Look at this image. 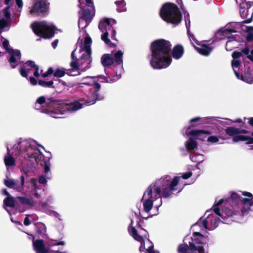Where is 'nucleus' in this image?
Segmentation results:
<instances>
[{
    "label": "nucleus",
    "mask_w": 253,
    "mask_h": 253,
    "mask_svg": "<svg viewBox=\"0 0 253 253\" xmlns=\"http://www.w3.org/2000/svg\"><path fill=\"white\" fill-rule=\"evenodd\" d=\"M192 175L191 172L182 174L181 176H175L171 178L169 175H166L156 180L152 183L144 193L142 202L145 211L149 212L153 207L156 208V212L152 215L157 214L158 208L162 205L161 197L167 198L172 195L174 192H179L183 188V184L180 186L181 178L188 179Z\"/></svg>",
    "instance_id": "f257e3e1"
},
{
    "label": "nucleus",
    "mask_w": 253,
    "mask_h": 253,
    "mask_svg": "<svg viewBox=\"0 0 253 253\" xmlns=\"http://www.w3.org/2000/svg\"><path fill=\"white\" fill-rule=\"evenodd\" d=\"M83 108V104L77 102L55 101L51 98L46 99L44 96L39 97L35 103V108L48 114L54 118H60L63 115Z\"/></svg>",
    "instance_id": "f03ea898"
},
{
    "label": "nucleus",
    "mask_w": 253,
    "mask_h": 253,
    "mask_svg": "<svg viewBox=\"0 0 253 253\" xmlns=\"http://www.w3.org/2000/svg\"><path fill=\"white\" fill-rule=\"evenodd\" d=\"M91 39L87 36L83 39L80 38L77 42L76 48L72 53V61L70 66L72 68L70 73L72 76L79 75L81 72L86 71L90 67L92 61L90 45Z\"/></svg>",
    "instance_id": "7ed1b4c3"
},
{
    "label": "nucleus",
    "mask_w": 253,
    "mask_h": 253,
    "mask_svg": "<svg viewBox=\"0 0 253 253\" xmlns=\"http://www.w3.org/2000/svg\"><path fill=\"white\" fill-rule=\"evenodd\" d=\"M13 150L14 151L13 153L15 155L21 156L24 159H33L37 164L44 166L45 173L50 171L49 159H44L34 140L20 139L14 145Z\"/></svg>",
    "instance_id": "20e7f679"
},
{
    "label": "nucleus",
    "mask_w": 253,
    "mask_h": 253,
    "mask_svg": "<svg viewBox=\"0 0 253 253\" xmlns=\"http://www.w3.org/2000/svg\"><path fill=\"white\" fill-rule=\"evenodd\" d=\"M229 205L227 200L220 199L213 207L212 211H208L205 212V215L207 216L206 219H200L197 224L210 230L214 229L218 226L220 218L224 220L232 215L231 210H227L225 207Z\"/></svg>",
    "instance_id": "39448f33"
},
{
    "label": "nucleus",
    "mask_w": 253,
    "mask_h": 253,
    "mask_svg": "<svg viewBox=\"0 0 253 253\" xmlns=\"http://www.w3.org/2000/svg\"><path fill=\"white\" fill-rule=\"evenodd\" d=\"M171 46L170 42L164 40H157L152 43V57L150 62L154 69L166 68L170 64Z\"/></svg>",
    "instance_id": "423d86ee"
},
{
    "label": "nucleus",
    "mask_w": 253,
    "mask_h": 253,
    "mask_svg": "<svg viewBox=\"0 0 253 253\" xmlns=\"http://www.w3.org/2000/svg\"><path fill=\"white\" fill-rule=\"evenodd\" d=\"M98 82L112 83V81H111V79L109 80L102 76L97 77H86L83 79L82 84L89 85L91 86L89 89V92L87 95V99L86 100L81 99L79 101H77L82 104L83 107L85 105L93 104L97 99H99L98 97L97 91L99 90L100 85L97 83Z\"/></svg>",
    "instance_id": "0eeeda50"
},
{
    "label": "nucleus",
    "mask_w": 253,
    "mask_h": 253,
    "mask_svg": "<svg viewBox=\"0 0 253 253\" xmlns=\"http://www.w3.org/2000/svg\"><path fill=\"white\" fill-rule=\"evenodd\" d=\"M240 193H232L230 200L233 203L232 207L235 212L240 210L242 215L244 216L250 211L253 212V197L249 192Z\"/></svg>",
    "instance_id": "6e6552de"
},
{
    "label": "nucleus",
    "mask_w": 253,
    "mask_h": 253,
    "mask_svg": "<svg viewBox=\"0 0 253 253\" xmlns=\"http://www.w3.org/2000/svg\"><path fill=\"white\" fill-rule=\"evenodd\" d=\"M206 237L199 232H195L192 236L189 246L185 244L180 245L178 248L180 253H206L201 244L206 243Z\"/></svg>",
    "instance_id": "1a4fd4ad"
},
{
    "label": "nucleus",
    "mask_w": 253,
    "mask_h": 253,
    "mask_svg": "<svg viewBox=\"0 0 253 253\" xmlns=\"http://www.w3.org/2000/svg\"><path fill=\"white\" fill-rule=\"evenodd\" d=\"M79 2L81 8L79 11V28L83 29L91 20L94 14V9L92 0H79Z\"/></svg>",
    "instance_id": "9d476101"
},
{
    "label": "nucleus",
    "mask_w": 253,
    "mask_h": 253,
    "mask_svg": "<svg viewBox=\"0 0 253 253\" xmlns=\"http://www.w3.org/2000/svg\"><path fill=\"white\" fill-rule=\"evenodd\" d=\"M160 14L165 21L172 24H178L181 20V15L176 5L166 3L161 9Z\"/></svg>",
    "instance_id": "9b49d317"
},
{
    "label": "nucleus",
    "mask_w": 253,
    "mask_h": 253,
    "mask_svg": "<svg viewBox=\"0 0 253 253\" xmlns=\"http://www.w3.org/2000/svg\"><path fill=\"white\" fill-rule=\"evenodd\" d=\"M129 231L135 240L140 242V251L145 249L149 253H153V244L148 239V233L145 230L141 228L137 231L133 227H131Z\"/></svg>",
    "instance_id": "f8f14e48"
},
{
    "label": "nucleus",
    "mask_w": 253,
    "mask_h": 253,
    "mask_svg": "<svg viewBox=\"0 0 253 253\" xmlns=\"http://www.w3.org/2000/svg\"><path fill=\"white\" fill-rule=\"evenodd\" d=\"M238 25V24H234L232 28L230 27V25H227L224 30H220L217 33L218 35H222L227 39L225 45L227 50H231L238 45L239 36L237 34H233L237 33L238 29L237 26Z\"/></svg>",
    "instance_id": "ddd939ff"
},
{
    "label": "nucleus",
    "mask_w": 253,
    "mask_h": 253,
    "mask_svg": "<svg viewBox=\"0 0 253 253\" xmlns=\"http://www.w3.org/2000/svg\"><path fill=\"white\" fill-rule=\"evenodd\" d=\"M31 26L35 34L41 37L46 39L54 36L55 28L51 23L45 21L35 22Z\"/></svg>",
    "instance_id": "4468645a"
},
{
    "label": "nucleus",
    "mask_w": 253,
    "mask_h": 253,
    "mask_svg": "<svg viewBox=\"0 0 253 253\" xmlns=\"http://www.w3.org/2000/svg\"><path fill=\"white\" fill-rule=\"evenodd\" d=\"M116 23V21L115 19L104 18L102 19L99 24L98 28L103 33L101 39L107 44L109 45L110 43V40L107 38L110 33H111V38H115L116 32L112 29V26Z\"/></svg>",
    "instance_id": "2eb2a0df"
},
{
    "label": "nucleus",
    "mask_w": 253,
    "mask_h": 253,
    "mask_svg": "<svg viewBox=\"0 0 253 253\" xmlns=\"http://www.w3.org/2000/svg\"><path fill=\"white\" fill-rule=\"evenodd\" d=\"M225 132L228 135L232 137L233 141L234 142L241 141H246L248 144L253 143V138L243 135L248 132L246 129L230 126L225 129Z\"/></svg>",
    "instance_id": "dca6fc26"
},
{
    "label": "nucleus",
    "mask_w": 253,
    "mask_h": 253,
    "mask_svg": "<svg viewBox=\"0 0 253 253\" xmlns=\"http://www.w3.org/2000/svg\"><path fill=\"white\" fill-rule=\"evenodd\" d=\"M2 45L3 47L10 55L9 62L12 68H14L17 65L21 58V53L19 50H13L10 47L9 42L5 39H2Z\"/></svg>",
    "instance_id": "f3484780"
},
{
    "label": "nucleus",
    "mask_w": 253,
    "mask_h": 253,
    "mask_svg": "<svg viewBox=\"0 0 253 253\" xmlns=\"http://www.w3.org/2000/svg\"><path fill=\"white\" fill-rule=\"evenodd\" d=\"M19 71L21 75L25 78H27L28 75L32 73L36 78H38L40 76L39 67L32 61H27L24 67L19 69Z\"/></svg>",
    "instance_id": "a211bd4d"
},
{
    "label": "nucleus",
    "mask_w": 253,
    "mask_h": 253,
    "mask_svg": "<svg viewBox=\"0 0 253 253\" xmlns=\"http://www.w3.org/2000/svg\"><path fill=\"white\" fill-rule=\"evenodd\" d=\"M48 4L47 0H38L32 7L30 14L32 16H35L39 13L45 12L48 9Z\"/></svg>",
    "instance_id": "6ab92c4d"
},
{
    "label": "nucleus",
    "mask_w": 253,
    "mask_h": 253,
    "mask_svg": "<svg viewBox=\"0 0 253 253\" xmlns=\"http://www.w3.org/2000/svg\"><path fill=\"white\" fill-rule=\"evenodd\" d=\"M20 183L7 178L4 180V183L7 187L14 189L18 192H21L24 188L25 179L23 175L20 176Z\"/></svg>",
    "instance_id": "aec40b11"
},
{
    "label": "nucleus",
    "mask_w": 253,
    "mask_h": 253,
    "mask_svg": "<svg viewBox=\"0 0 253 253\" xmlns=\"http://www.w3.org/2000/svg\"><path fill=\"white\" fill-rule=\"evenodd\" d=\"M124 54V52L122 50H118L113 54L112 56L114 59V63L117 65H122L123 64V55ZM123 66H122L120 68V70L119 72H116V76L113 78V79H110L111 81H112V82H114L117 80H118L119 78H120L121 76V74L123 72Z\"/></svg>",
    "instance_id": "412c9836"
},
{
    "label": "nucleus",
    "mask_w": 253,
    "mask_h": 253,
    "mask_svg": "<svg viewBox=\"0 0 253 253\" xmlns=\"http://www.w3.org/2000/svg\"><path fill=\"white\" fill-rule=\"evenodd\" d=\"M235 1L240 6L241 16L244 19L247 18L249 15V9L252 5V3L247 2L246 0H235Z\"/></svg>",
    "instance_id": "4be33fe9"
},
{
    "label": "nucleus",
    "mask_w": 253,
    "mask_h": 253,
    "mask_svg": "<svg viewBox=\"0 0 253 253\" xmlns=\"http://www.w3.org/2000/svg\"><path fill=\"white\" fill-rule=\"evenodd\" d=\"M209 134L210 132L208 131L202 130H190L189 128H187L185 131V134L186 135L193 136L195 139L202 141L204 140Z\"/></svg>",
    "instance_id": "5701e85b"
},
{
    "label": "nucleus",
    "mask_w": 253,
    "mask_h": 253,
    "mask_svg": "<svg viewBox=\"0 0 253 253\" xmlns=\"http://www.w3.org/2000/svg\"><path fill=\"white\" fill-rule=\"evenodd\" d=\"M28 188L37 198L40 197L42 192L43 191V189L39 185L38 182L35 178L30 179Z\"/></svg>",
    "instance_id": "b1692460"
},
{
    "label": "nucleus",
    "mask_w": 253,
    "mask_h": 253,
    "mask_svg": "<svg viewBox=\"0 0 253 253\" xmlns=\"http://www.w3.org/2000/svg\"><path fill=\"white\" fill-rule=\"evenodd\" d=\"M3 18H0V30L3 31L8 29L9 24L8 19L10 16V13L8 11V8H6L3 11Z\"/></svg>",
    "instance_id": "393cba45"
},
{
    "label": "nucleus",
    "mask_w": 253,
    "mask_h": 253,
    "mask_svg": "<svg viewBox=\"0 0 253 253\" xmlns=\"http://www.w3.org/2000/svg\"><path fill=\"white\" fill-rule=\"evenodd\" d=\"M33 245L36 253H49L48 249L45 247L44 242L42 240H34Z\"/></svg>",
    "instance_id": "a878e982"
},
{
    "label": "nucleus",
    "mask_w": 253,
    "mask_h": 253,
    "mask_svg": "<svg viewBox=\"0 0 253 253\" xmlns=\"http://www.w3.org/2000/svg\"><path fill=\"white\" fill-rule=\"evenodd\" d=\"M7 154L4 158V162L7 169H8L10 167H14L15 165V161L10 154V150L8 146H7Z\"/></svg>",
    "instance_id": "bb28decb"
},
{
    "label": "nucleus",
    "mask_w": 253,
    "mask_h": 253,
    "mask_svg": "<svg viewBox=\"0 0 253 253\" xmlns=\"http://www.w3.org/2000/svg\"><path fill=\"white\" fill-rule=\"evenodd\" d=\"M195 49L200 54L205 56H208L212 50V47L210 45H207L205 44H202L199 45V46H195Z\"/></svg>",
    "instance_id": "cd10ccee"
},
{
    "label": "nucleus",
    "mask_w": 253,
    "mask_h": 253,
    "mask_svg": "<svg viewBox=\"0 0 253 253\" xmlns=\"http://www.w3.org/2000/svg\"><path fill=\"white\" fill-rule=\"evenodd\" d=\"M248 84L253 83V71L248 68L244 75L240 76V79Z\"/></svg>",
    "instance_id": "c85d7f7f"
},
{
    "label": "nucleus",
    "mask_w": 253,
    "mask_h": 253,
    "mask_svg": "<svg viewBox=\"0 0 253 253\" xmlns=\"http://www.w3.org/2000/svg\"><path fill=\"white\" fill-rule=\"evenodd\" d=\"M195 139L194 137L192 136L185 141V146L187 150L192 151L197 148L198 144Z\"/></svg>",
    "instance_id": "c756f323"
},
{
    "label": "nucleus",
    "mask_w": 253,
    "mask_h": 253,
    "mask_svg": "<svg viewBox=\"0 0 253 253\" xmlns=\"http://www.w3.org/2000/svg\"><path fill=\"white\" fill-rule=\"evenodd\" d=\"M232 67L234 70L235 75L237 78L240 79V67L241 66V62L239 59H233L232 61Z\"/></svg>",
    "instance_id": "7c9ffc66"
},
{
    "label": "nucleus",
    "mask_w": 253,
    "mask_h": 253,
    "mask_svg": "<svg viewBox=\"0 0 253 253\" xmlns=\"http://www.w3.org/2000/svg\"><path fill=\"white\" fill-rule=\"evenodd\" d=\"M184 49L182 46L177 45L174 47L172 50V56L175 59H179L183 54Z\"/></svg>",
    "instance_id": "2f4dec72"
},
{
    "label": "nucleus",
    "mask_w": 253,
    "mask_h": 253,
    "mask_svg": "<svg viewBox=\"0 0 253 253\" xmlns=\"http://www.w3.org/2000/svg\"><path fill=\"white\" fill-rule=\"evenodd\" d=\"M101 63L104 66H110L114 63L112 55L107 54L103 55L101 57Z\"/></svg>",
    "instance_id": "473e14b6"
},
{
    "label": "nucleus",
    "mask_w": 253,
    "mask_h": 253,
    "mask_svg": "<svg viewBox=\"0 0 253 253\" xmlns=\"http://www.w3.org/2000/svg\"><path fill=\"white\" fill-rule=\"evenodd\" d=\"M241 28L243 31H245L247 35V40L248 41H252L253 40V27L252 26H246L245 25H242Z\"/></svg>",
    "instance_id": "72a5a7b5"
},
{
    "label": "nucleus",
    "mask_w": 253,
    "mask_h": 253,
    "mask_svg": "<svg viewBox=\"0 0 253 253\" xmlns=\"http://www.w3.org/2000/svg\"><path fill=\"white\" fill-rule=\"evenodd\" d=\"M15 205V201L13 198L7 197L4 200L3 206L4 208L10 213L9 211L7 210L6 207H13Z\"/></svg>",
    "instance_id": "f704fd0d"
},
{
    "label": "nucleus",
    "mask_w": 253,
    "mask_h": 253,
    "mask_svg": "<svg viewBox=\"0 0 253 253\" xmlns=\"http://www.w3.org/2000/svg\"><path fill=\"white\" fill-rule=\"evenodd\" d=\"M190 159L192 162L199 164L204 160V156L202 154L194 153L190 156Z\"/></svg>",
    "instance_id": "c9c22d12"
},
{
    "label": "nucleus",
    "mask_w": 253,
    "mask_h": 253,
    "mask_svg": "<svg viewBox=\"0 0 253 253\" xmlns=\"http://www.w3.org/2000/svg\"><path fill=\"white\" fill-rule=\"evenodd\" d=\"M242 52L249 59L253 62V49L250 50L248 47H246L242 49Z\"/></svg>",
    "instance_id": "e433bc0d"
},
{
    "label": "nucleus",
    "mask_w": 253,
    "mask_h": 253,
    "mask_svg": "<svg viewBox=\"0 0 253 253\" xmlns=\"http://www.w3.org/2000/svg\"><path fill=\"white\" fill-rule=\"evenodd\" d=\"M116 5H117V10L118 12H123L126 10V8L125 7V3L124 0H121L120 1H117L115 2Z\"/></svg>",
    "instance_id": "4c0bfd02"
},
{
    "label": "nucleus",
    "mask_w": 253,
    "mask_h": 253,
    "mask_svg": "<svg viewBox=\"0 0 253 253\" xmlns=\"http://www.w3.org/2000/svg\"><path fill=\"white\" fill-rule=\"evenodd\" d=\"M38 83L42 86L49 87L52 86L53 82L52 81L45 82L42 80H40L38 82Z\"/></svg>",
    "instance_id": "58836bf2"
},
{
    "label": "nucleus",
    "mask_w": 253,
    "mask_h": 253,
    "mask_svg": "<svg viewBox=\"0 0 253 253\" xmlns=\"http://www.w3.org/2000/svg\"><path fill=\"white\" fill-rule=\"evenodd\" d=\"M65 74V71L62 69H57L54 73V77H62Z\"/></svg>",
    "instance_id": "ea45409f"
},
{
    "label": "nucleus",
    "mask_w": 253,
    "mask_h": 253,
    "mask_svg": "<svg viewBox=\"0 0 253 253\" xmlns=\"http://www.w3.org/2000/svg\"><path fill=\"white\" fill-rule=\"evenodd\" d=\"M207 140L209 142L214 143L218 142L219 141V138L216 136L212 135L208 137Z\"/></svg>",
    "instance_id": "a19ab883"
},
{
    "label": "nucleus",
    "mask_w": 253,
    "mask_h": 253,
    "mask_svg": "<svg viewBox=\"0 0 253 253\" xmlns=\"http://www.w3.org/2000/svg\"><path fill=\"white\" fill-rule=\"evenodd\" d=\"M242 54H244L242 52V50L241 52L239 51H234L233 52L232 56L233 58V59H238L239 58L241 57L242 56Z\"/></svg>",
    "instance_id": "79ce46f5"
},
{
    "label": "nucleus",
    "mask_w": 253,
    "mask_h": 253,
    "mask_svg": "<svg viewBox=\"0 0 253 253\" xmlns=\"http://www.w3.org/2000/svg\"><path fill=\"white\" fill-rule=\"evenodd\" d=\"M39 183L42 184H45L47 183V180L44 176L41 175L39 177Z\"/></svg>",
    "instance_id": "37998d69"
},
{
    "label": "nucleus",
    "mask_w": 253,
    "mask_h": 253,
    "mask_svg": "<svg viewBox=\"0 0 253 253\" xmlns=\"http://www.w3.org/2000/svg\"><path fill=\"white\" fill-rule=\"evenodd\" d=\"M29 80L30 81V83L33 85H35L37 84V81L36 80V79H35L34 78H33V77H30L29 78Z\"/></svg>",
    "instance_id": "c03bdc74"
},
{
    "label": "nucleus",
    "mask_w": 253,
    "mask_h": 253,
    "mask_svg": "<svg viewBox=\"0 0 253 253\" xmlns=\"http://www.w3.org/2000/svg\"><path fill=\"white\" fill-rule=\"evenodd\" d=\"M16 3L18 7L21 9L23 6V1L22 0H16Z\"/></svg>",
    "instance_id": "a18cd8bd"
},
{
    "label": "nucleus",
    "mask_w": 253,
    "mask_h": 253,
    "mask_svg": "<svg viewBox=\"0 0 253 253\" xmlns=\"http://www.w3.org/2000/svg\"><path fill=\"white\" fill-rule=\"evenodd\" d=\"M30 221L29 218V216L27 215V216L25 218L24 221V224L25 225L27 226L30 224Z\"/></svg>",
    "instance_id": "49530a36"
},
{
    "label": "nucleus",
    "mask_w": 253,
    "mask_h": 253,
    "mask_svg": "<svg viewBox=\"0 0 253 253\" xmlns=\"http://www.w3.org/2000/svg\"><path fill=\"white\" fill-rule=\"evenodd\" d=\"M65 242L64 241H60V242H56L54 244H53L52 245H49L48 246L49 247H51V246H53L54 245H55V246H59V245H65Z\"/></svg>",
    "instance_id": "de8ad7c7"
},
{
    "label": "nucleus",
    "mask_w": 253,
    "mask_h": 253,
    "mask_svg": "<svg viewBox=\"0 0 253 253\" xmlns=\"http://www.w3.org/2000/svg\"><path fill=\"white\" fill-rule=\"evenodd\" d=\"M19 199L20 200L21 202L23 204H27L28 203V199L25 198H22V197H19Z\"/></svg>",
    "instance_id": "09e8293b"
},
{
    "label": "nucleus",
    "mask_w": 253,
    "mask_h": 253,
    "mask_svg": "<svg viewBox=\"0 0 253 253\" xmlns=\"http://www.w3.org/2000/svg\"><path fill=\"white\" fill-rule=\"evenodd\" d=\"M229 121V123H228V125H230L233 123H240L242 122V120L240 119H237V120H235L234 121H232V120H228Z\"/></svg>",
    "instance_id": "8fccbe9b"
},
{
    "label": "nucleus",
    "mask_w": 253,
    "mask_h": 253,
    "mask_svg": "<svg viewBox=\"0 0 253 253\" xmlns=\"http://www.w3.org/2000/svg\"><path fill=\"white\" fill-rule=\"evenodd\" d=\"M80 33H82V31H80ZM82 33H83V37H79V39L80 38L83 39V41H84V37H85V36H87V37H88L89 38H90V37L88 36V35L86 33V32H85V31L83 30V31H82Z\"/></svg>",
    "instance_id": "3c124183"
},
{
    "label": "nucleus",
    "mask_w": 253,
    "mask_h": 253,
    "mask_svg": "<svg viewBox=\"0 0 253 253\" xmlns=\"http://www.w3.org/2000/svg\"><path fill=\"white\" fill-rule=\"evenodd\" d=\"M58 41L57 40L54 41L52 43V46L53 48H55L57 46Z\"/></svg>",
    "instance_id": "603ef678"
},
{
    "label": "nucleus",
    "mask_w": 253,
    "mask_h": 253,
    "mask_svg": "<svg viewBox=\"0 0 253 253\" xmlns=\"http://www.w3.org/2000/svg\"><path fill=\"white\" fill-rule=\"evenodd\" d=\"M51 253H69L67 251H55V250H52L51 251Z\"/></svg>",
    "instance_id": "864d4df0"
},
{
    "label": "nucleus",
    "mask_w": 253,
    "mask_h": 253,
    "mask_svg": "<svg viewBox=\"0 0 253 253\" xmlns=\"http://www.w3.org/2000/svg\"><path fill=\"white\" fill-rule=\"evenodd\" d=\"M201 119L200 117H196L190 120V123L196 122Z\"/></svg>",
    "instance_id": "5fc2aeb1"
},
{
    "label": "nucleus",
    "mask_w": 253,
    "mask_h": 253,
    "mask_svg": "<svg viewBox=\"0 0 253 253\" xmlns=\"http://www.w3.org/2000/svg\"><path fill=\"white\" fill-rule=\"evenodd\" d=\"M253 12L251 14V17H250V18H248L247 19H246V20L244 21V22L247 23H250L252 21V17L253 16Z\"/></svg>",
    "instance_id": "6e6d98bb"
},
{
    "label": "nucleus",
    "mask_w": 253,
    "mask_h": 253,
    "mask_svg": "<svg viewBox=\"0 0 253 253\" xmlns=\"http://www.w3.org/2000/svg\"><path fill=\"white\" fill-rule=\"evenodd\" d=\"M248 123L250 125L253 126V117L249 119Z\"/></svg>",
    "instance_id": "4d7b16f0"
},
{
    "label": "nucleus",
    "mask_w": 253,
    "mask_h": 253,
    "mask_svg": "<svg viewBox=\"0 0 253 253\" xmlns=\"http://www.w3.org/2000/svg\"><path fill=\"white\" fill-rule=\"evenodd\" d=\"M47 74L50 75V74H52V73H53V69H52V68H49L48 69V70H47Z\"/></svg>",
    "instance_id": "13d9d810"
},
{
    "label": "nucleus",
    "mask_w": 253,
    "mask_h": 253,
    "mask_svg": "<svg viewBox=\"0 0 253 253\" xmlns=\"http://www.w3.org/2000/svg\"><path fill=\"white\" fill-rule=\"evenodd\" d=\"M2 193L5 195H7V196L9 195V193L6 189H3L2 190Z\"/></svg>",
    "instance_id": "bf43d9fd"
},
{
    "label": "nucleus",
    "mask_w": 253,
    "mask_h": 253,
    "mask_svg": "<svg viewBox=\"0 0 253 253\" xmlns=\"http://www.w3.org/2000/svg\"><path fill=\"white\" fill-rule=\"evenodd\" d=\"M42 71H41V75L43 78H45L48 75H49V74H47V72L46 73H42Z\"/></svg>",
    "instance_id": "052dcab7"
},
{
    "label": "nucleus",
    "mask_w": 253,
    "mask_h": 253,
    "mask_svg": "<svg viewBox=\"0 0 253 253\" xmlns=\"http://www.w3.org/2000/svg\"><path fill=\"white\" fill-rule=\"evenodd\" d=\"M188 24H189V23H190L189 20H186L185 24H186L187 28H188Z\"/></svg>",
    "instance_id": "680f3d73"
},
{
    "label": "nucleus",
    "mask_w": 253,
    "mask_h": 253,
    "mask_svg": "<svg viewBox=\"0 0 253 253\" xmlns=\"http://www.w3.org/2000/svg\"><path fill=\"white\" fill-rule=\"evenodd\" d=\"M11 1V0H5V3L6 4H8L9 2Z\"/></svg>",
    "instance_id": "e2e57ef3"
},
{
    "label": "nucleus",
    "mask_w": 253,
    "mask_h": 253,
    "mask_svg": "<svg viewBox=\"0 0 253 253\" xmlns=\"http://www.w3.org/2000/svg\"><path fill=\"white\" fill-rule=\"evenodd\" d=\"M212 121H216L217 119L214 117H212L211 118H209Z\"/></svg>",
    "instance_id": "0e129e2a"
},
{
    "label": "nucleus",
    "mask_w": 253,
    "mask_h": 253,
    "mask_svg": "<svg viewBox=\"0 0 253 253\" xmlns=\"http://www.w3.org/2000/svg\"><path fill=\"white\" fill-rule=\"evenodd\" d=\"M11 221H12V222H15V221L14 220V219H13V218H12V217L11 218Z\"/></svg>",
    "instance_id": "69168bd1"
},
{
    "label": "nucleus",
    "mask_w": 253,
    "mask_h": 253,
    "mask_svg": "<svg viewBox=\"0 0 253 253\" xmlns=\"http://www.w3.org/2000/svg\"><path fill=\"white\" fill-rule=\"evenodd\" d=\"M55 214H56V217H58V216L59 215V214H58L57 213H56Z\"/></svg>",
    "instance_id": "338daca9"
},
{
    "label": "nucleus",
    "mask_w": 253,
    "mask_h": 253,
    "mask_svg": "<svg viewBox=\"0 0 253 253\" xmlns=\"http://www.w3.org/2000/svg\"><path fill=\"white\" fill-rule=\"evenodd\" d=\"M132 223H133V220H131V224L132 225Z\"/></svg>",
    "instance_id": "774afa93"
}]
</instances>
